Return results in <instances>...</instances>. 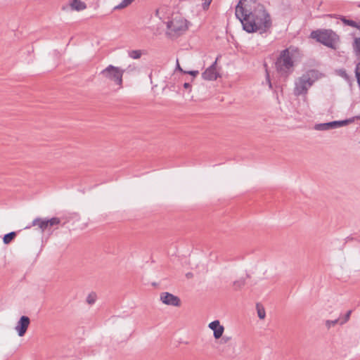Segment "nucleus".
Returning <instances> with one entry per match:
<instances>
[{
  "label": "nucleus",
  "instance_id": "f257e3e1",
  "mask_svg": "<svg viewBox=\"0 0 360 360\" xmlns=\"http://www.w3.org/2000/svg\"><path fill=\"white\" fill-rule=\"evenodd\" d=\"M246 0H239L236 6V17L242 24L243 29L248 33L259 31L261 34L269 31L272 27L270 14L264 6L257 4L252 9H247L243 6Z\"/></svg>",
  "mask_w": 360,
  "mask_h": 360
},
{
  "label": "nucleus",
  "instance_id": "f03ea898",
  "mask_svg": "<svg viewBox=\"0 0 360 360\" xmlns=\"http://www.w3.org/2000/svg\"><path fill=\"white\" fill-rule=\"evenodd\" d=\"M322 77H323V74L317 70L311 69L307 70L295 82L294 94L297 96L307 94L309 88Z\"/></svg>",
  "mask_w": 360,
  "mask_h": 360
},
{
  "label": "nucleus",
  "instance_id": "7ed1b4c3",
  "mask_svg": "<svg viewBox=\"0 0 360 360\" xmlns=\"http://www.w3.org/2000/svg\"><path fill=\"white\" fill-rule=\"evenodd\" d=\"M289 49L281 51L275 63L276 71L281 77L287 78L294 71L295 63Z\"/></svg>",
  "mask_w": 360,
  "mask_h": 360
},
{
  "label": "nucleus",
  "instance_id": "20e7f679",
  "mask_svg": "<svg viewBox=\"0 0 360 360\" xmlns=\"http://www.w3.org/2000/svg\"><path fill=\"white\" fill-rule=\"evenodd\" d=\"M312 38L323 45L335 49V42L338 40V36L330 30H316L311 34Z\"/></svg>",
  "mask_w": 360,
  "mask_h": 360
},
{
  "label": "nucleus",
  "instance_id": "39448f33",
  "mask_svg": "<svg viewBox=\"0 0 360 360\" xmlns=\"http://www.w3.org/2000/svg\"><path fill=\"white\" fill-rule=\"evenodd\" d=\"M124 71L119 67L109 65L100 72V75L105 80L114 82L120 89L122 87V77Z\"/></svg>",
  "mask_w": 360,
  "mask_h": 360
},
{
  "label": "nucleus",
  "instance_id": "423d86ee",
  "mask_svg": "<svg viewBox=\"0 0 360 360\" xmlns=\"http://www.w3.org/2000/svg\"><path fill=\"white\" fill-rule=\"evenodd\" d=\"M167 27L169 35L179 37L187 30V20L181 17L173 18L167 22Z\"/></svg>",
  "mask_w": 360,
  "mask_h": 360
},
{
  "label": "nucleus",
  "instance_id": "0eeeda50",
  "mask_svg": "<svg viewBox=\"0 0 360 360\" xmlns=\"http://www.w3.org/2000/svg\"><path fill=\"white\" fill-rule=\"evenodd\" d=\"M160 300L166 305L174 307H179L181 305L180 298L168 292H164L160 294Z\"/></svg>",
  "mask_w": 360,
  "mask_h": 360
},
{
  "label": "nucleus",
  "instance_id": "6e6552de",
  "mask_svg": "<svg viewBox=\"0 0 360 360\" xmlns=\"http://www.w3.org/2000/svg\"><path fill=\"white\" fill-rule=\"evenodd\" d=\"M217 59H218V58L209 68H207L202 73V77L205 80H208V81L216 80L218 77H220V75L217 71V68H216Z\"/></svg>",
  "mask_w": 360,
  "mask_h": 360
},
{
  "label": "nucleus",
  "instance_id": "1a4fd4ad",
  "mask_svg": "<svg viewBox=\"0 0 360 360\" xmlns=\"http://www.w3.org/2000/svg\"><path fill=\"white\" fill-rule=\"evenodd\" d=\"M30 324V319L27 316H22L18 321L17 322V324L15 327V330L18 333V335L20 337H22L26 333L27 328Z\"/></svg>",
  "mask_w": 360,
  "mask_h": 360
},
{
  "label": "nucleus",
  "instance_id": "9d476101",
  "mask_svg": "<svg viewBox=\"0 0 360 360\" xmlns=\"http://www.w3.org/2000/svg\"><path fill=\"white\" fill-rule=\"evenodd\" d=\"M209 328L213 330L214 337L215 339H219L224 333V328L223 326L220 325V323L218 320H215L209 323Z\"/></svg>",
  "mask_w": 360,
  "mask_h": 360
},
{
  "label": "nucleus",
  "instance_id": "9b49d317",
  "mask_svg": "<svg viewBox=\"0 0 360 360\" xmlns=\"http://www.w3.org/2000/svg\"><path fill=\"white\" fill-rule=\"evenodd\" d=\"M38 226V228L41 231V232H44L49 227L46 219L37 217L32 221L30 225L27 226L25 229H30L32 226Z\"/></svg>",
  "mask_w": 360,
  "mask_h": 360
},
{
  "label": "nucleus",
  "instance_id": "f8f14e48",
  "mask_svg": "<svg viewBox=\"0 0 360 360\" xmlns=\"http://www.w3.org/2000/svg\"><path fill=\"white\" fill-rule=\"evenodd\" d=\"M337 124H336L335 121L326 122V123H320V124H316L314 127V129L318 131H327V130L337 128L336 127Z\"/></svg>",
  "mask_w": 360,
  "mask_h": 360
},
{
  "label": "nucleus",
  "instance_id": "ddd939ff",
  "mask_svg": "<svg viewBox=\"0 0 360 360\" xmlns=\"http://www.w3.org/2000/svg\"><path fill=\"white\" fill-rule=\"evenodd\" d=\"M70 6L72 9L78 11L85 9L86 7L85 3L80 0H72Z\"/></svg>",
  "mask_w": 360,
  "mask_h": 360
},
{
  "label": "nucleus",
  "instance_id": "4468645a",
  "mask_svg": "<svg viewBox=\"0 0 360 360\" xmlns=\"http://www.w3.org/2000/svg\"><path fill=\"white\" fill-rule=\"evenodd\" d=\"M246 284V278H240L233 282V288L235 291L241 290Z\"/></svg>",
  "mask_w": 360,
  "mask_h": 360
},
{
  "label": "nucleus",
  "instance_id": "2eb2a0df",
  "mask_svg": "<svg viewBox=\"0 0 360 360\" xmlns=\"http://www.w3.org/2000/svg\"><path fill=\"white\" fill-rule=\"evenodd\" d=\"M339 20H340L344 25H348L354 28H356L358 27V23L354 20L347 19V18L344 15H339L338 18Z\"/></svg>",
  "mask_w": 360,
  "mask_h": 360
},
{
  "label": "nucleus",
  "instance_id": "dca6fc26",
  "mask_svg": "<svg viewBox=\"0 0 360 360\" xmlns=\"http://www.w3.org/2000/svg\"><path fill=\"white\" fill-rule=\"evenodd\" d=\"M352 49L355 56H360V37L354 39Z\"/></svg>",
  "mask_w": 360,
  "mask_h": 360
},
{
  "label": "nucleus",
  "instance_id": "f3484780",
  "mask_svg": "<svg viewBox=\"0 0 360 360\" xmlns=\"http://www.w3.org/2000/svg\"><path fill=\"white\" fill-rule=\"evenodd\" d=\"M16 236V232L12 231L4 235L3 242L4 244H9Z\"/></svg>",
  "mask_w": 360,
  "mask_h": 360
},
{
  "label": "nucleus",
  "instance_id": "a211bd4d",
  "mask_svg": "<svg viewBox=\"0 0 360 360\" xmlns=\"http://www.w3.org/2000/svg\"><path fill=\"white\" fill-rule=\"evenodd\" d=\"M143 54L142 50H131L128 51V56L133 59H139Z\"/></svg>",
  "mask_w": 360,
  "mask_h": 360
},
{
  "label": "nucleus",
  "instance_id": "6ab92c4d",
  "mask_svg": "<svg viewBox=\"0 0 360 360\" xmlns=\"http://www.w3.org/2000/svg\"><path fill=\"white\" fill-rule=\"evenodd\" d=\"M336 73L338 75L342 77L346 81H347V82L350 81V77L348 75V74L347 73V71L345 69L342 68V69L337 70Z\"/></svg>",
  "mask_w": 360,
  "mask_h": 360
},
{
  "label": "nucleus",
  "instance_id": "aec40b11",
  "mask_svg": "<svg viewBox=\"0 0 360 360\" xmlns=\"http://www.w3.org/2000/svg\"><path fill=\"white\" fill-rule=\"evenodd\" d=\"M257 311L259 318L260 319H264L266 316L264 308L260 306L259 304H257Z\"/></svg>",
  "mask_w": 360,
  "mask_h": 360
},
{
  "label": "nucleus",
  "instance_id": "412c9836",
  "mask_svg": "<svg viewBox=\"0 0 360 360\" xmlns=\"http://www.w3.org/2000/svg\"><path fill=\"white\" fill-rule=\"evenodd\" d=\"M134 0H122V1L115 7V9H122L130 5Z\"/></svg>",
  "mask_w": 360,
  "mask_h": 360
},
{
  "label": "nucleus",
  "instance_id": "4be33fe9",
  "mask_svg": "<svg viewBox=\"0 0 360 360\" xmlns=\"http://www.w3.org/2000/svg\"><path fill=\"white\" fill-rule=\"evenodd\" d=\"M46 221L48 223V226H53L60 223V219L58 217H53L51 219H46Z\"/></svg>",
  "mask_w": 360,
  "mask_h": 360
},
{
  "label": "nucleus",
  "instance_id": "5701e85b",
  "mask_svg": "<svg viewBox=\"0 0 360 360\" xmlns=\"http://www.w3.org/2000/svg\"><path fill=\"white\" fill-rule=\"evenodd\" d=\"M96 300V295L94 292L89 294L86 297V302L89 304H93Z\"/></svg>",
  "mask_w": 360,
  "mask_h": 360
},
{
  "label": "nucleus",
  "instance_id": "b1692460",
  "mask_svg": "<svg viewBox=\"0 0 360 360\" xmlns=\"http://www.w3.org/2000/svg\"><path fill=\"white\" fill-rule=\"evenodd\" d=\"M340 323V319H336L335 320H328L326 321V326L328 327V328H330L331 326H335L337 323Z\"/></svg>",
  "mask_w": 360,
  "mask_h": 360
},
{
  "label": "nucleus",
  "instance_id": "393cba45",
  "mask_svg": "<svg viewBox=\"0 0 360 360\" xmlns=\"http://www.w3.org/2000/svg\"><path fill=\"white\" fill-rule=\"evenodd\" d=\"M352 312V310H349L346 313V314L344 316V317L342 319H340V325H342L349 321Z\"/></svg>",
  "mask_w": 360,
  "mask_h": 360
},
{
  "label": "nucleus",
  "instance_id": "a878e982",
  "mask_svg": "<svg viewBox=\"0 0 360 360\" xmlns=\"http://www.w3.org/2000/svg\"><path fill=\"white\" fill-rule=\"evenodd\" d=\"M354 72L357 83H360V61L356 65Z\"/></svg>",
  "mask_w": 360,
  "mask_h": 360
},
{
  "label": "nucleus",
  "instance_id": "bb28decb",
  "mask_svg": "<svg viewBox=\"0 0 360 360\" xmlns=\"http://www.w3.org/2000/svg\"><path fill=\"white\" fill-rule=\"evenodd\" d=\"M336 124H338L336 125V127L338 128V127H343L346 124H347L348 123H349L351 121L349 120H341V121H335Z\"/></svg>",
  "mask_w": 360,
  "mask_h": 360
},
{
  "label": "nucleus",
  "instance_id": "cd10ccee",
  "mask_svg": "<svg viewBox=\"0 0 360 360\" xmlns=\"http://www.w3.org/2000/svg\"><path fill=\"white\" fill-rule=\"evenodd\" d=\"M184 73L190 75L193 77H196L199 74V72H198V70H190V71L184 72Z\"/></svg>",
  "mask_w": 360,
  "mask_h": 360
},
{
  "label": "nucleus",
  "instance_id": "c85d7f7f",
  "mask_svg": "<svg viewBox=\"0 0 360 360\" xmlns=\"http://www.w3.org/2000/svg\"><path fill=\"white\" fill-rule=\"evenodd\" d=\"M221 342H222V343H227L231 340V337H230V336L224 335L223 337L221 336Z\"/></svg>",
  "mask_w": 360,
  "mask_h": 360
},
{
  "label": "nucleus",
  "instance_id": "c756f323",
  "mask_svg": "<svg viewBox=\"0 0 360 360\" xmlns=\"http://www.w3.org/2000/svg\"><path fill=\"white\" fill-rule=\"evenodd\" d=\"M184 87L186 89H188V90H189V91H191V85L189 83H188V82H185V83L184 84Z\"/></svg>",
  "mask_w": 360,
  "mask_h": 360
},
{
  "label": "nucleus",
  "instance_id": "7c9ffc66",
  "mask_svg": "<svg viewBox=\"0 0 360 360\" xmlns=\"http://www.w3.org/2000/svg\"><path fill=\"white\" fill-rule=\"evenodd\" d=\"M176 70L181 71V72H185L184 70H183V69L181 68L179 63V60H176Z\"/></svg>",
  "mask_w": 360,
  "mask_h": 360
},
{
  "label": "nucleus",
  "instance_id": "2f4dec72",
  "mask_svg": "<svg viewBox=\"0 0 360 360\" xmlns=\"http://www.w3.org/2000/svg\"><path fill=\"white\" fill-rule=\"evenodd\" d=\"M266 79H267V81H268V82H269V87H271V81H270V79H269V74H268V73H267V77H266Z\"/></svg>",
  "mask_w": 360,
  "mask_h": 360
},
{
  "label": "nucleus",
  "instance_id": "473e14b6",
  "mask_svg": "<svg viewBox=\"0 0 360 360\" xmlns=\"http://www.w3.org/2000/svg\"><path fill=\"white\" fill-rule=\"evenodd\" d=\"M186 276L187 278H191V277L193 276V274L192 273H188V274H186Z\"/></svg>",
  "mask_w": 360,
  "mask_h": 360
},
{
  "label": "nucleus",
  "instance_id": "72a5a7b5",
  "mask_svg": "<svg viewBox=\"0 0 360 360\" xmlns=\"http://www.w3.org/2000/svg\"><path fill=\"white\" fill-rule=\"evenodd\" d=\"M356 29L360 32V22L358 23V27H356Z\"/></svg>",
  "mask_w": 360,
  "mask_h": 360
},
{
  "label": "nucleus",
  "instance_id": "f704fd0d",
  "mask_svg": "<svg viewBox=\"0 0 360 360\" xmlns=\"http://www.w3.org/2000/svg\"><path fill=\"white\" fill-rule=\"evenodd\" d=\"M250 276L248 274L246 275V278H249Z\"/></svg>",
  "mask_w": 360,
  "mask_h": 360
},
{
  "label": "nucleus",
  "instance_id": "c9c22d12",
  "mask_svg": "<svg viewBox=\"0 0 360 360\" xmlns=\"http://www.w3.org/2000/svg\"><path fill=\"white\" fill-rule=\"evenodd\" d=\"M359 120H360V116H359Z\"/></svg>",
  "mask_w": 360,
  "mask_h": 360
}]
</instances>
